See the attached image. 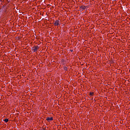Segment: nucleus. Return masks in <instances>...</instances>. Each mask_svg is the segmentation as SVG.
<instances>
[{
    "instance_id": "0eeeda50",
    "label": "nucleus",
    "mask_w": 130,
    "mask_h": 130,
    "mask_svg": "<svg viewBox=\"0 0 130 130\" xmlns=\"http://www.w3.org/2000/svg\"><path fill=\"white\" fill-rule=\"evenodd\" d=\"M93 94H94V93H93V92H90V95H91V96H93Z\"/></svg>"
},
{
    "instance_id": "20e7f679",
    "label": "nucleus",
    "mask_w": 130,
    "mask_h": 130,
    "mask_svg": "<svg viewBox=\"0 0 130 130\" xmlns=\"http://www.w3.org/2000/svg\"><path fill=\"white\" fill-rule=\"evenodd\" d=\"M80 9H82V10H85V9H86V6H80Z\"/></svg>"
},
{
    "instance_id": "7ed1b4c3",
    "label": "nucleus",
    "mask_w": 130,
    "mask_h": 130,
    "mask_svg": "<svg viewBox=\"0 0 130 130\" xmlns=\"http://www.w3.org/2000/svg\"><path fill=\"white\" fill-rule=\"evenodd\" d=\"M46 120H47V121H51V120H53V118L52 117H48L46 118Z\"/></svg>"
},
{
    "instance_id": "39448f33",
    "label": "nucleus",
    "mask_w": 130,
    "mask_h": 130,
    "mask_svg": "<svg viewBox=\"0 0 130 130\" xmlns=\"http://www.w3.org/2000/svg\"><path fill=\"white\" fill-rule=\"evenodd\" d=\"M4 121H5V122H8V121H9V119L6 118V119H4Z\"/></svg>"
},
{
    "instance_id": "423d86ee",
    "label": "nucleus",
    "mask_w": 130,
    "mask_h": 130,
    "mask_svg": "<svg viewBox=\"0 0 130 130\" xmlns=\"http://www.w3.org/2000/svg\"><path fill=\"white\" fill-rule=\"evenodd\" d=\"M68 68L67 67H64V71H67Z\"/></svg>"
},
{
    "instance_id": "f03ea898",
    "label": "nucleus",
    "mask_w": 130,
    "mask_h": 130,
    "mask_svg": "<svg viewBox=\"0 0 130 130\" xmlns=\"http://www.w3.org/2000/svg\"><path fill=\"white\" fill-rule=\"evenodd\" d=\"M60 22L59 21V20H56L55 21L54 23V26H58L59 25H60V23H59Z\"/></svg>"
},
{
    "instance_id": "f257e3e1",
    "label": "nucleus",
    "mask_w": 130,
    "mask_h": 130,
    "mask_svg": "<svg viewBox=\"0 0 130 130\" xmlns=\"http://www.w3.org/2000/svg\"><path fill=\"white\" fill-rule=\"evenodd\" d=\"M39 49V46H35L32 47V50L34 51V52H36Z\"/></svg>"
}]
</instances>
